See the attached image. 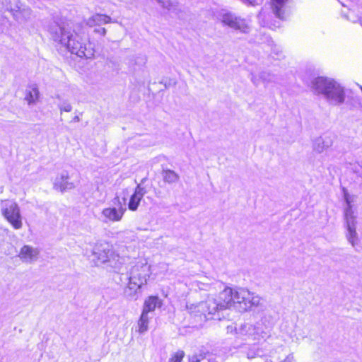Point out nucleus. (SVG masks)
Returning a JSON list of instances; mask_svg holds the SVG:
<instances>
[{
    "mask_svg": "<svg viewBox=\"0 0 362 362\" xmlns=\"http://www.w3.org/2000/svg\"><path fill=\"white\" fill-rule=\"evenodd\" d=\"M360 24L362 26V19L360 20Z\"/></svg>",
    "mask_w": 362,
    "mask_h": 362,
    "instance_id": "obj_34",
    "label": "nucleus"
},
{
    "mask_svg": "<svg viewBox=\"0 0 362 362\" xmlns=\"http://www.w3.org/2000/svg\"><path fill=\"white\" fill-rule=\"evenodd\" d=\"M160 305L161 301L158 297L149 296L144 301L142 313L148 314V313L154 311L156 307H160Z\"/></svg>",
    "mask_w": 362,
    "mask_h": 362,
    "instance_id": "obj_18",
    "label": "nucleus"
},
{
    "mask_svg": "<svg viewBox=\"0 0 362 362\" xmlns=\"http://www.w3.org/2000/svg\"><path fill=\"white\" fill-rule=\"evenodd\" d=\"M112 22L110 16L101 13H95L86 20V25L89 27L100 26Z\"/></svg>",
    "mask_w": 362,
    "mask_h": 362,
    "instance_id": "obj_15",
    "label": "nucleus"
},
{
    "mask_svg": "<svg viewBox=\"0 0 362 362\" xmlns=\"http://www.w3.org/2000/svg\"><path fill=\"white\" fill-rule=\"evenodd\" d=\"M346 228V238L349 243L355 246L358 244V237L356 233V224L345 225Z\"/></svg>",
    "mask_w": 362,
    "mask_h": 362,
    "instance_id": "obj_19",
    "label": "nucleus"
},
{
    "mask_svg": "<svg viewBox=\"0 0 362 362\" xmlns=\"http://www.w3.org/2000/svg\"><path fill=\"white\" fill-rule=\"evenodd\" d=\"M344 198L346 203V206H353L352 203L354 202V197L351 196L346 190H344Z\"/></svg>",
    "mask_w": 362,
    "mask_h": 362,
    "instance_id": "obj_27",
    "label": "nucleus"
},
{
    "mask_svg": "<svg viewBox=\"0 0 362 362\" xmlns=\"http://www.w3.org/2000/svg\"><path fill=\"white\" fill-rule=\"evenodd\" d=\"M158 267L162 270V273L165 274L168 270V264L165 262H160Z\"/></svg>",
    "mask_w": 362,
    "mask_h": 362,
    "instance_id": "obj_29",
    "label": "nucleus"
},
{
    "mask_svg": "<svg viewBox=\"0 0 362 362\" xmlns=\"http://www.w3.org/2000/svg\"><path fill=\"white\" fill-rule=\"evenodd\" d=\"M146 191L144 187H143L141 185H138L135 188L134 192L131 196L129 204H128V208L131 211H136L137 210L141 200L143 199L144 196L145 195Z\"/></svg>",
    "mask_w": 362,
    "mask_h": 362,
    "instance_id": "obj_14",
    "label": "nucleus"
},
{
    "mask_svg": "<svg viewBox=\"0 0 362 362\" xmlns=\"http://www.w3.org/2000/svg\"><path fill=\"white\" fill-rule=\"evenodd\" d=\"M163 177L164 181L168 183L176 182L179 180L178 175L171 170H164L163 173Z\"/></svg>",
    "mask_w": 362,
    "mask_h": 362,
    "instance_id": "obj_23",
    "label": "nucleus"
},
{
    "mask_svg": "<svg viewBox=\"0 0 362 362\" xmlns=\"http://www.w3.org/2000/svg\"><path fill=\"white\" fill-rule=\"evenodd\" d=\"M221 23L231 29L238 30L242 33H249L251 30L250 22L235 13L228 12L223 13L221 18Z\"/></svg>",
    "mask_w": 362,
    "mask_h": 362,
    "instance_id": "obj_7",
    "label": "nucleus"
},
{
    "mask_svg": "<svg viewBox=\"0 0 362 362\" xmlns=\"http://www.w3.org/2000/svg\"><path fill=\"white\" fill-rule=\"evenodd\" d=\"M245 293L247 295L245 296L242 301V311H248L253 307H259L262 305V299L259 296L251 293L247 289H245Z\"/></svg>",
    "mask_w": 362,
    "mask_h": 362,
    "instance_id": "obj_12",
    "label": "nucleus"
},
{
    "mask_svg": "<svg viewBox=\"0 0 362 362\" xmlns=\"http://www.w3.org/2000/svg\"><path fill=\"white\" fill-rule=\"evenodd\" d=\"M50 34L54 41L59 42L71 54L86 58H92L95 54L93 44L85 37V33L79 28L76 31L69 25H55L50 28Z\"/></svg>",
    "mask_w": 362,
    "mask_h": 362,
    "instance_id": "obj_1",
    "label": "nucleus"
},
{
    "mask_svg": "<svg viewBox=\"0 0 362 362\" xmlns=\"http://www.w3.org/2000/svg\"><path fill=\"white\" fill-rule=\"evenodd\" d=\"M184 356L183 351H178L170 358L169 362H182Z\"/></svg>",
    "mask_w": 362,
    "mask_h": 362,
    "instance_id": "obj_26",
    "label": "nucleus"
},
{
    "mask_svg": "<svg viewBox=\"0 0 362 362\" xmlns=\"http://www.w3.org/2000/svg\"><path fill=\"white\" fill-rule=\"evenodd\" d=\"M251 325H245L243 327V329H245V328H248L249 329L251 328Z\"/></svg>",
    "mask_w": 362,
    "mask_h": 362,
    "instance_id": "obj_33",
    "label": "nucleus"
},
{
    "mask_svg": "<svg viewBox=\"0 0 362 362\" xmlns=\"http://www.w3.org/2000/svg\"><path fill=\"white\" fill-rule=\"evenodd\" d=\"M58 107H59L61 113L62 112H69L72 110V106H71V103L68 101L62 102V103H60L58 105Z\"/></svg>",
    "mask_w": 362,
    "mask_h": 362,
    "instance_id": "obj_25",
    "label": "nucleus"
},
{
    "mask_svg": "<svg viewBox=\"0 0 362 362\" xmlns=\"http://www.w3.org/2000/svg\"><path fill=\"white\" fill-rule=\"evenodd\" d=\"M288 0H272L271 5L273 13L281 19H284L286 14V4Z\"/></svg>",
    "mask_w": 362,
    "mask_h": 362,
    "instance_id": "obj_17",
    "label": "nucleus"
},
{
    "mask_svg": "<svg viewBox=\"0 0 362 362\" xmlns=\"http://www.w3.org/2000/svg\"><path fill=\"white\" fill-rule=\"evenodd\" d=\"M74 121L76 122H78L80 121V117L78 116H75L74 117Z\"/></svg>",
    "mask_w": 362,
    "mask_h": 362,
    "instance_id": "obj_32",
    "label": "nucleus"
},
{
    "mask_svg": "<svg viewBox=\"0 0 362 362\" xmlns=\"http://www.w3.org/2000/svg\"><path fill=\"white\" fill-rule=\"evenodd\" d=\"M156 2L164 9H167L168 11L174 8L175 7V4L171 0H156Z\"/></svg>",
    "mask_w": 362,
    "mask_h": 362,
    "instance_id": "obj_24",
    "label": "nucleus"
},
{
    "mask_svg": "<svg viewBox=\"0 0 362 362\" xmlns=\"http://www.w3.org/2000/svg\"><path fill=\"white\" fill-rule=\"evenodd\" d=\"M261 78L264 81L269 83L272 82L274 81V76L269 73L264 72L261 74Z\"/></svg>",
    "mask_w": 362,
    "mask_h": 362,
    "instance_id": "obj_28",
    "label": "nucleus"
},
{
    "mask_svg": "<svg viewBox=\"0 0 362 362\" xmlns=\"http://www.w3.org/2000/svg\"><path fill=\"white\" fill-rule=\"evenodd\" d=\"M124 197L122 200L119 196H116L113 199L114 206H110L103 209L101 211L102 221L105 223L119 222L127 210L125 206L127 189L123 191Z\"/></svg>",
    "mask_w": 362,
    "mask_h": 362,
    "instance_id": "obj_4",
    "label": "nucleus"
},
{
    "mask_svg": "<svg viewBox=\"0 0 362 362\" xmlns=\"http://www.w3.org/2000/svg\"><path fill=\"white\" fill-rule=\"evenodd\" d=\"M294 356L293 354H288L281 362H293Z\"/></svg>",
    "mask_w": 362,
    "mask_h": 362,
    "instance_id": "obj_31",
    "label": "nucleus"
},
{
    "mask_svg": "<svg viewBox=\"0 0 362 362\" xmlns=\"http://www.w3.org/2000/svg\"><path fill=\"white\" fill-rule=\"evenodd\" d=\"M69 174L67 172H62L57 176L54 182V189L61 192L66 190L72 189L75 187V185L69 182Z\"/></svg>",
    "mask_w": 362,
    "mask_h": 362,
    "instance_id": "obj_11",
    "label": "nucleus"
},
{
    "mask_svg": "<svg viewBox=\"0 0 362 362\" xmlns=\"http://www.w3.org/2000/svg\"><path fill=\"white\" fill-rule=\"evenodd\" d=\"M150 274V266L146 262L140 261L132 267L129 278L144 286L147 283Z\"/></svg>",
    "mask_w": 362,
    "mask_h": 362,
    "instance_id": "obj_8",
    "label": "nucleus"
},
{
    "mask_svg": "<svg viewBox=\"0 0 362 362\" xmlns=\"http://www.w3.org/2000/svg\"><path fill=\"white\" fill-rule=\"evenodd\" d=\"M149 317L148 314L144 313H141V315L138 321V330L137 332L140 334H144L147 332L148 328Z\"/></svg>",
    "mask_w": 362,
    "mask_h": 362,
    "instance_id": "obj_21",
    "label": "nucleus"
},
{
    "mask_svg": "<svg viewBox=\"0 0 362 362\" xmlns=\"http://www.w3.org/2000/svg\"><path fill=\"white\" fill-rule=\"evenodd\" d=\"M40 96V93L37 84H30L25 90L24 100L29 106L36 105L39 101Z\"/></svg>",
    "mask_w": 362,
    "mask_h": 362,
    "instance_id": "obj_13",
    "label": "nucleus"
},
{
    "mask_svg": "<svg viewBox=\"0 0 362 362\" xmlns=\"http://www.w3.org/2000/svg\"><path fill=\"white\" fill-rule=\"evenodd\" d=\"M245 295H247L245 293V288H239L234 289V305H236L240 311H242V301L243 300Z\"/></svg>",
    "mask_w": 362,
    "mask_h": 362,
    "instance_id": "obj_20",
    "label": "nucleus"
},
{
    "mask_svg": "<svg viewBox=\"0 0 362 362\" xmlns=\"http://www.w3.org/2000/svg\"><path fill=\"white\" fill-rule=\"evenodd\" d=\"M333 141L332 136L329 134L322 135L313 141V150L317 153H322L332 146Z\"/></svg>",
    "mask_w": 362,
    "mask_h": 362,
    "instance_id": "obj_9",
    "label": "nucleus"
},
{
    "mask_svg": "<svg viewBox=\"0 0 362 362\" xmlns=\"http://www.w3.org/2000/svg\"><path fill=\"white\" fill-rule=\"evenodd\" d=\"M141 287V284L135 281H132L131 279L129 278L128 284L124 290V295L129 300H136L138 293Z\"/></svg>",
    "mask_w": 362,
    "mask_h": 362,
    "instance_id": "obj_16",
    "label": "nucleus"
},
{
    "mask_svg": "<svg viewBox=\"0 0 362 362\" xmlns=\"http://www.w3.org/2000/svg\"><path fill=\"white\" fill-rule=\"evenodd\" d=\"M345 225L356 224V216L353 210V206H346L344 209Z\"/></svg>",
    "mask_w": 362,
    "mask_h": 362,
    "instance_id": "obj_22",
    "label": "nucleus"
},
{
    "mask_svg": "<svg viewBox=\"0 0 362 362\" xmlns=\"http://www.w3.org/2000/svg\"><path fill=\"white\" fill-rule=\"evenodd\" d=\"M39 249L28 245L23 246L18 253V257L25 263L36 262L39 258Z\"/></svg>",
    "mask_w": 362,
    "mask_h": 362,
    "instance_id": "obj_10",
    "label": "nucleus"
},
{
    "mask_svg": "<svg viewBox=\"0 0 362 362\" xmlns=\"http://www.w3.org/2000/svg\"><path fill=\"white\" fill-rule=\"evenodd\" d=\"M233 296L234 289L226 287L219 293L217 299L208 297L204 301L187 304L186 308L190 315L199 317L201 320H211L218 311L234 306Z\"/></svg>",
    "mask_w": 362,
    "mask_h": 362,
    "instance_id": "obj_2",
    "label": "nucleus"
},
{
    "mask_svg": "<svg viewBox=\"0 0 362 362\" xmlns=\"http://www.w3.org/2000/svg\"><path fill=\"white\" fill-rule=\"evenodd\" d=\"M1 211L6 220L16 230H19L23 227L22 216L21 214L20 207L13 200H1L0 203Z\"/></svg>",
    "mask_w": 362,
    "mask_h": 362,
    "instance_id": "obj_5",
    "label": "nucleus"
},
{
    "mask_svg": "<svg viewBox=\"0 0 362 362\" xmlns=\"http://www.w3.org/2000/svg\"><path fill=\"white\" fill-rule=\"evenodd\" d=\"M94 32L96 33H98L103 36H105L106 35L107 30L105 28H100L95 29Z\"/></svg>",
    "mask_w": 362,
    "mask_h": 362,
    "instance_id": "obj_30",
    "label": "nucleus"
},
{
    "mask_svg": "<svg viewBox=\"0 0 362 362\" xmlns=\"http://www.w3.org/2000/svg\"><path fill=\"white\" fill-rule=\"evenodd\" d=\"M94 260L98 263H110L112 267H117L119 255L115 252L112 247L107 243L98 244L93 252Z\"/></svg>",
    "mask_w": 362,
    "mask_h": 362,
    "instance_id": "obj_6",
    "label": "nucleus"
},
{
    "mask_svg": "<svg viewBox=\"0 0 362 362\" xmlns=\"http://www.w3.org/2000/svg\"><path fill=\"white\" fill-rule=\"evenodd\" d=\"M311 89L322 95L325 99L332 105H341L346 99L344 87L334 78L319 76L311 81Z\"/></svg>",
    "mask_w": 362,
    "mask_h": 362,
    "instance_id": "obj_3",
    "label": "nucleus"
}]
</instances>
